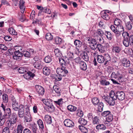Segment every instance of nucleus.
Instances as JSON below:
<instances>
[{
    "mask_svg": "<svg viewBox=\"0 0 133 133\" xmlns=\"http://www.w3.org/2000/svg\"><path fill=\"white\" fill-rule=\"evenodd\" d=\"M122 35L123 38L124 45L126 47H128L129 45L133 46V35H130L126 32H124Z\"/></svg>",
    "mask_w": 133,
    "mask_h": 133,
    "instance_id": "1",
    "label": "nucleus"
},
{
    "mask_svg": "<svg viewBox=\"0 0 133 133\" xmlns=\"http://www.w3.org/2000/svg\"><path fill=\"white\" fill-rule=\"evenodd\" d=\"M114 91L111 90L109 96L104 95L102 97L103 100L106 102L110 106H114L115 104L116 97L114 96Z\"/></svg>",
    "mask_w": 133,
    "mask_h": 133,
    "instance_id": "2",
    "label": "nucleus"
},
{
    "mask_svg": "<svg viewBox=\"0 0 133 133\" xmlns=\"http://www.w3.org/2000/svg\"><path fill=\"white\" fill-rule=\"evenodd\" d=\"M15 56H13V57L14 59L19 60L20 57L23 56L22 49L23 48L21 46H15Z\"/></svg>",
    "mask_w": 133,
    "mask_h": 133,
    "instance_id": "3",
    "label": "nucleus"
},
{
    "mask_svg": "<svg viewBox=\"0 0 133 133\" xmlns=\"http://www.w3.org/2000/svg\"><path fill=\"white\" fill-rule=\"evenodd\" d=\"M56 72L60 76L65 77L67 75L68 71L66 67H63L61 68H58L56 70Z\"/></svg>",
    "mask_w": 133,
    "mask_h": 133,
    "instance_id": "4",
    "label": "nucleus"
},
{
    "mask_svg": "<svg viewBox=\"0 0 133 133\" xmlns=\"http://www.w3.org/2000/svg\"><path fill=\"white\" fill-rule=\"evenodd\" d=\"M1 107L2 108L5 113V114L4 115V116H5V119L10 118L11 114L10 109L9 108H7L5 109V104H4V103L2 104Z\"/></svg>",
    "mask_w": 133,
    "mask_h": 133,
    "instance_id": "5",
    "label": "nucleus"
},
{
    "mask_svg": "<svg viewBox=\"0 0 133 133\" xmlns=\"http://www.w3.org/2000/svg\"><path fill=\"white\" fill-rule=\"evenodd\" d=\"M87 43L89 44V46L90 49L92 50L94 48L96 47L97 42L96 40L91 38H88L87 39Z\"/></svg>",
    "mask_w": 133,
    "mask_h": 133,
    "instance_id": "6",
    "label": "nucleus"
},
{
    "mask_svg": "<svg viewBox=\"0 0 133 133\" xmlns=\"http://www.w3.org/2000/svg\"><path fill=\"white\" fill-rule=\"evenodd\" d=\"M114 96L116 97V100L118 99L119 100H123L125 97V93L122 91H117L115 93L114 92Z\"/></svg>",
    "mask_w": 133,
    "mask_h": 133,
    "instance_id": "7",
    "label": "nucleus"
},
{
    "mask_svg": "<svg viewBox=\"0 0 133 133\" xmlns=\"http://www.w3.org/2000/svg\"><path fill=\"white\" fill-rule=\"evenodd\" d=\"M37 92L39 94V95L42 96L44 95V90L41 86L36 85L35 86Z\"/></svg>",
    "mask_w": 133,
    "mask_h": 133,
    "instance_id": "8",
    "label": "nucleus"
},
{
    "mask_svg": "<svg viewBox=\"0 0 133 133\" xmlns=\"http://www.w3.org/2000/svg\"><path fill=\"white\" fill-rule=\"evenodd\" d=\"M64 125L69 127H72L74 126V123L69 119H65L64 122Z\"/></svg>",
    "mask_w": 133,
    "mask_h": 133,
    "instance_id": "9",
    "label": "nucleus"
},
{
    "mask_svg": "<svg viewBox=\"0 0 133 133\" xmlns=\"http://www.w3.org/2000/svg\"><path fill=\"white\" fill-rule=\"evenodd\" d=\"M121 65L127 68L130 66V61L125 58H124L121 61Z\"/></svg>",
    "mask_w": 133,
    "mask_h": 133,
    "instance_id": "10",
    "label": "nucleus"
},
{
    "mask_svg": "<svg viewBox=\"0 0 133 133\" xmlns=\"http://www.w3.org/2000/svg\"><path fill=\"white\" fill-rule=\"evenodd\" d=\"M111 12L108 10H105L104 12L102 15L101 17L103 19L108 20L110 18Z\"/></svg>",
    "mask_w": 133,
    "mask_h": 133,
    "instance_id": "11",
    "label": "nucleus"
},
{
    "mask_svg": "<svg viewBox=\"0 0 133 133\" xmlns=\"http://www.w3.org/2000/svg\"><path fill=\"white\" fill-rule=\"evenodd\" d=\"M104 34V32L103 31L99 29H98L94 33L93 36L95 38H97L99 37V36L100 37L102 36Z\"/></svg>",
    "mask_w": 133,
    "mask_h": 133,
    "instance_id": "12",
    "label": "nucleus"
},
{
    "mask_svg": "<svg viewBox=\"0 0 133 133\" xmlns=\"http://www.w3.org/2000/svg\"><path fill=\"white\" fill-rule=\"evenodd\" d=\"M35 76V75L30 71L27 72V73L23 75V77L27 80L31 79Z\"/></svg>",
    "mask_w": 133,
    "mask_h": 133,
    "instance_id": "13",
    "label": "nucleus"
},
{
    "mask_svg": "<svg viewBox=\"0 0 133 133\" xmlns=\"http://www.w3.org/2000/svg\"><path fill=\"white\" fill-rule=\"evenodd\" d=\"M117 30V36H118L121 35V32L124 30V27L122 24L116 26Z\"/></svg>",
    "mask_w": 133,
    "mask_h": 133,
    "instance_id": "14",
    "label": "nucleus"
},
{
    "mask_svg": "<svg viewBox=\"0 0 133 133\" xmlns=\"http://www.w3.org/2000/svg\"><path fill=\"white\" fill-rule=\"evenodd\" d=\"M54 52L57 58L58 59L62 57L63 56L62 52L58 48L55 49Z\"/></svg>",
    "mask_w": 133,
    "mask_h": 133,
    "instance_id": "15",
    "label": "nucleus"
},
{
    "mask_svg": "<svg viewBox=\"0 0 133 133\" xmlns=\"http://www.w3.org/2000/svg\"><path fill=\"white\" fill-rule=\"evenodd\" d=\"M33 65L35 68L38 69H41L42 68V65L40 61H35Z\"/></svg>",
    "mask_w": 133,
    "mask_h": 133,
    "instance_id": "16",
    "label": "nucleus"
},
{
    "mask_svg": "<svg viewBox=\"0 0 133 133\" xmlns=\"http://www.w3.org/2000/svg\"><path fill=\"white\" fill-rule=\"evenodd\" d=\"M5 116H2V114L1 111L0 110V126H2L4 124L6 121Z\"/></svg>",
    "mask_w": 133,
    "mask_h": 133,
    "instance_id": "17",
    "label": "nucleus"
},
{
    "mask_svg": "<svg viewBox=\"0 0 133 133\" xmlns=\"http://www.w3.org/2000/svg\"><path fill=\"white\" fill-rule=\"evenodd\" d=\"M5 116H2V114L1 111L0 110V126H2L4 124L6 121Z\"/></svg>",
    "mask_w": 133,
    "mask_h": 133,
    "instance_id": "18",
    "label": "nucleus"
},
{
    "mask_svg": "<svg viewBox=\"0 0 133 133\" xmlns=\"http://www.w3.org/2000/svg\"><path fill=\"white\" fill-rule=\"evenodd\" d=\"M79 66L81 69L83 71H86L87 69V66L86 63L83 61L79 64Z\"/></svg>",
    "mask_w": 133,
    "mask_h": 133,
    "instance_id": "19",
    "label": "nucleus"
},
{
    "mask_svg": "<svg viewBox=\"0 0 133 133\" xmlns=\"http://www.w3.org/2000/svg\"><path fill=\"white\" fill-rule=\"evenodd\" d=\"M43 103L47 107L49 106L52 104L51 99H43L42 100Z\"/></svg>",
    "mask_w": 133,
    "mask_h": 133,
    "instance_id": "20",
    "label": "nucleus"
},
{
    "mask_svg": "<svg viewBox=\"0 0 133 133\" xmlns=\"http://www.w3.org/2000/svg\"><path fill=\"white\" fill-rule=\"evenodd\" d=\"M100 120L98 117L95 116L92 119V123L94 125H97L99 124Z\"/></svg>",
    "mask_w": 133,
    "mask_h": 133,
    "instance_id": "21",
    "label": "nucleus"
},
{
    "mask_svg": "<svg viewBox=\"0 0 133 133\" xmlns=\"http://www.w3.org/2000/svg\"><path fill=\"white\" fill-rule=\"evenodd\" d=\"M104 56L101 55H97V62L100 63H103L105 61Z\"/></svg>",
    "mask_w": 133,
    "mask_h": 133,
    "instance_id": "22",
    "label": "nucleus"
},
{
    "mask_svg": "<svg viewBox=\"0 0 133 133\" xmlns=\"http://www.w3.org/2000/svg\"><path fill=\"white\" fill-rule=\"evenodd\" d=\"M7 127L9 128V129L10 128L11 130H12L15 129L17 125L16 123H11L10 122L8 121L7 122Z\"/></svg>",
    "mask_w": 133,
    "mask_h": 133,
    "instance_id": "23",
    "label": "nucleus"
},
{
    "mask_svg": "<svg viewBox=\"0 0 133 133\" xmlns=\"http://www.w3.org/2000/svg\"><path fill=\"white\" fill-rule=\"evenodd\" d=\"M24 121L26 122H30L32 120V117L30 114L26 115L24 117Z\"/></svg>",
    "mask_w": 133,
    "mask_h": 133,
    "instance_id": "24",
    "label": "nucleus"
},
{
    "mask_svg": "<svg viewBox=\"0 0 133 133\" xmlns=\"http://www.w3.org/2000/svg\"><path fill=\"white\" fill-rule=\"evenodd\" d=\"M75 55V54H74L73 53L69 51L67 53V57L69 59L72 60L74 59Z\"/></svg>",
    "mask_w": 133,
    "mask_h": 133,
    "instance_id": "25",
    "label": "nucleus"
},
{
    "mask_svg": "<svg viewBox=\"0 0 133 133\" xmlns=\"http://www.w3.org/2000/svg\"><path fill=\"white\" fill-rule=\"evenodd\" d=\"M53 89L57 94V96H59L61 95V89L58 86L54 85L53 87Z\"/></svg>",
    "mask_w": 133,
    "mask_h": 133,
    "instance_id": "26",
    "label": "nucleus"
},
{
    "mask_svg": "<svg viewBox=\"0 0 133 133\" xmlns=\"http://www.w3.org/2000/svg\"><path fill=\"white\" fill-rule=\"evenodd\" d=\"M16 114L15 113H13L11 115L10 119L8 121L10 122L11 123H16L17 121V118L15 116Z\"/></svg>",
    "mask_w": 133,
    "mask_h": 133,
    "instance_id": "27",
    "label": "nucleus"
},
{
    "mask_svg": "<svg viewBox=\"0 0 133 133\" xmlns=\"http://www.w3.org/2000/svg\"><path fill=\"white\" fill-rule=\"evenodd\" d=\"M50 69L47 67H45L43 69V72L44 74L46 75H49L50 73Z\"/></svg>",
    "mask_w": 133,
    "mask_h": 133,
    "instance_id": "28",
    "label": "nucleus"
},
{
    "mask_svg": "<svg viewBox=\"0 0 133 133\" xmlns=\"http://www.w3.org/2000/svg\"><path fill=\"white\" fill-rule=\"evenodd\" d=\"M44 120L45 122L48 124H51L52 122L51 117L48 115H46L45 116Z\"/></svg>",
    "mask_w": 133,
    "mask_h": 133,
    "instance_id": "29",
    "label": "nucleus"
},
{
    "mask_svg": "<svg viewBox=\"0 0 133 133\" xmlns=\"http://www.w3.org/2000/svg\"><path fill=\"white\" fill-rule=\"evenodd\" d=\"M54 40L55 43L57 44H60L62 42L61 38L57 36L54 37Z\"/></svg>",
    "mask_w": 133,
    "mask_h": 133,
    "instance_id": "30",
    "label": "nucleus"
},
{
    "mask_svg": "<svg viewBox=\"0 0 133 133\" xmlns=\"http://www.w3.org/2000/svg\"><path fill=\"white\" fill-rule=\"evenodd\" d=\"M96 47H95V49L94 48L92 50H96L97 48H98V49L99 50V52H103V46L99 44H98L97 43L96 44Z\"/></svg>",
    "mask_w": 133,
    "mask_h": 133,
    "instance_id": "31",
    "label": "nucleus"
},
{
    "mask_svg": "<svg viewBox=\"0 0 133 133\" xmlns=\"http://www.w3.org/2000/svg\"><path fill=\"white\" fill-rule=\"evenodd\" d=\"M96 128L98 130H105L106 129V126L103 124H100L97 125Z\"/></svg>",
    "mask_w": 133,
    "mask_h": 133,
    "instance_id": "32",
    "label": "nucleus"
},
{
    "mask_svg": "<svg viewBox=\"0 0 133 133\" xmlns=\"http://www.w3.org/2000/svg\"><path fill=\"white\" fill-rule=\"evenodd\" d=\"M2 98L3 102L2 103H4L5 104V105H6V103L8 102V95L6 94H3L2 96Z\"/></svg>",
    "mask_w": 133,
    "mask_h": 133,
    "instance_id": "33",
    "label": "nucleus"
},
{
    "mask_svg": "<svg viewBox=\"0 0 133 133\" xmlns=\"http://www.w3.org/2000/svg\"><path fill=\"white\" fill-rule=\"evenodd\" d=\"M121 49L119 46H115L113 47L112 51L113 52L116 53H119L121 51Z\"/></svg>",
    "mask_w": 133,
    "mask_h": 133,
    "instance_id": "34",
    "label": "nucleus"
},
{
    "mask_svg": "<svg viewBox=\"0 0 133 133\" xmlns=\"http://www.w3.org/2000/svg\"><path fill=\"white\" fill-rule=\"evenodd\" d=\"M37 122L40 129L43 130L44 128V125L41 119H39Z\"/></svg>",
    "mask_w": 133,
    "mask_h": 133,
    "instance_id": "35",
    "label": "nucleus"
},
{
    "mask_svg": "<svg viewBox=\"0 0 133 133\" xmlns=\"http://www.w3.org/2000/svg\"><path fill=\"white\" fill-rule=\"evenodd\" d=\"M120 74L121 73L118 71H117L116 72H113L111 75V78H114L115 79L117 78L119 75H120Z\"/></svg>",
    "mask_w": 133,
    "mask_h": 133,
    "instance_id": "36",
    "label": "nucleus"
},
{
    "mask_svg": "<svg viewBox=\"0 0 133 133\" xmlns=\"http://www.w3.org/2000/svg\"><path fill=\"white\" fill-rule=\"evenodd\" d=\"M82 57L86 61H88L89 60V57L86 52H85L82 54Z\"/></svg>",
    "mask_w": 133,
    "mask_h": 133,
    "instance_id": "37",
    "label": "nucleus"
},
{
    "mask_svg": "<svg viewBox=\"0 0 133 133\" xmlns=\"http://www.w3.org/2000/svg\"><path fill=\"white\" fill-rule=\"evenodd\" d=\"M78 122L81 125H85L87 123V121L83 118H80L79 119Z\"/></svg>",
    "mask_w": 133,
    "mask_h": 133,
    "instance_id": "38",
    "label": "nucleus"
},
{
    "mask_svg": "<svg viewBox=\"0 0 133 133\" xmlns=\"http://www.w3.org/2000/svg\"><path fill=\"white\" fill-rule=\"evenodd\" d=\"M78 128L82 132L84 133H88V129L84 126L82 125H79Z\"/></svg>",
    "mask_w": 133,
    "mask_h": 133,
    "instance_id": "39",
    "label": "nucleus"
},
{
    "mask_svg": "<svg viewBox=\"0 0 133 133\" xmlns=\"http://www.w3.org/2000/svg\"><path fill=\"white\" fill-rule=\"evenodd\" d=\"M107 38L109 40H111L112 38V35L111 33L108 31H105V33Z\"/></svg>",
    "mask_w": 133,
    "mask_h": 133,
    "instance_id": "40",
    "label": "nucleus"
},
{
    "mask_svg": "<svg viewBox=\"0 0 133 133\" xmlns=\"http://www.w3.org/2000/svg\"><path fill=\"white\" fill-rule=\"evenodd\" d=\"M74 43L76 46L78 47H80L82 44V42L79 40H76L74 42Z\"/></svg>",
    "mask_w": 133,
    "mask_h": 133,
    "instance_id": "41",
    "label": "nucleus"
},
{
    "mask_svg": "<svg viewBox=\"0 0 133 133\" xmlns=\"http://www.w3.org/2000/svg\"><path fill=\"white\" fill-rule=\"evenodd\" d=\"M92 102L93 104L96 106L99 103V99L97 97H95L92 99Z\"/></svg>",
    "mask_w": 133,
    "mask_h": 133,
    "instance_id": "42",
    "label": "nucleus"
},
{
    "mask_svg": "<svg viewBox=\"0 0 133 133\" xmlns=\"http://www.w3.org/2000/svg\"><path fill=\"white\" fill-rule=\"evenodd\" d=\"M18 72L21 74H23L27 72V70L25 67H20L18 69Z\"/></svg>",
    "mask_w": 133,
    "mask_h": 133,
    "instance_id": "43",
    "label": "nucleus"
},
{
    "mask_svg": "<svg viewBox=\"0 0 133 133\" xmlns=\"http://www.w3.org/2000/svg\"><path fill=\"white\" fill-rule=\"evenodd\" d=\"M63 99L62 98L59 99L57 101H54V102L55 104L56 105H58L60 106L63 103Z\"/></svg>",
    "mask_w": 133,
    "mask_h": 133,
    "instance_id": "44",
    "label": "nucleus"
},
{
    "mask_svg": "<svg viewBox=\"0 0 133 133\" xmlns=\"http://www.w3.org/2000/svg\"><path fill=\"white\" fill-rule=\"evenodd\" d=\"M24 128L23 125L21 124H19L18 125L17 130L19 133H22Z\"/></svg>",
    "mask_w": 133,
    "mask_h": 133,
    "instance_id": "45",
    "label": "nucleus"
},
{
    "mask_svg": "<svg viewBox=\"0 0 133 133\" xmlns=\"http://www.w3.org/2000/svg\"><path fill=\"white\" fill-rule=\"evenodd\" d=\"M53 37V36L49 33H47L45 36V38L48 41L52 39Z\"/></svg>",
    "mask_w": 133,
    "mask_h": 133,
    "instance_id": "46",
    "label": "nucleus"
},
{
    "mask_svg": "<svg viewBox=\"0 0 133 133\" xmlns=\"http://www.w3.org/2000/svg\"><path fill=\"white\" fill-rule=\"evenodd\" d=\"M9 33L12 35H17V33L16 31L12 28H10L8 29Z\"/></svg>",
    "mask_w": 133,
    "mask_h": 133,
    "instance_id": "47",
    "label": "nucleus"
},
{
    "mask_svg": "<svg viewBox=\"0 0 133 133\" xmlns=\"http://www.w3.org/2000/svg\"><path fill=\"white\" fill-rule=\"evenodd\" d=\"M67 109L68 110L71 111L73 112L75 111L77 109V108L75 107L72 105H70L67 107Z\"/></svg>",
    "mask_w": 133,
    "mask_h": 133,
    "instance_id": "48",
    "label": "nucleus"
},
{
    "mask_svg": "<svg viewBox=\"0 0 133 133\" xmlns=\"http://www.w3.org/2000/svg\"><path fill=\"white\" fill-rule=\"evenodd\" d=\"M31 128L33 133H37V128L36 124H31Z\"/></svg>",
    "mask_w": 133,
    "mask_h": 133,
    "instance_id": "49",
    "label": "nucleus"
},
{
    "mask_svg": "<svg viewBox=\"0 0 133 133\" xmlns=\"http://www.w3.org/2000/svg\"><path fill=\"white\" fill-rule=\"evenodd\" d=\"M58 59L60 64L62 65V67H64V66H65L66 64L65 61L62 58V57Z\"/></svg>",
    "mask_w": 133,
    "mask_h": 133,
    "instance_id": "50",
    "label": "nucleus"
},
{
    "mask_svg": "<svg viewBox=\"0 0 133 133\" xmlns=\"http://www.w3.org/2000/svg\"><path fill=\"white\" fill-rule=\"evenodd\" d=\"M106 120L108 122H111L113 119V116L111 114V113L106 117Z\"/></svg>",
    "mask_w": 133,
    "mask_h": 133,
    "instance_id": "51",
    "label": "nucleus"
},
{
    "mask_svg": "<svg viewBox=\"0 0 133 133\" xmlns=\"http://www.w3.org/2000/svg\"><path fill=\"white\" fill-rule=\"evenodd\" d=\"M48 107V111L49 112H52L54 111L55 108L52 104Z\"/></svg>",
    "mask_w": 133,
    "mask_h": 133,
    "instance_id": "52",
    "label": "nucleus"
},
{
    "mask_svg": "<svg viewBox=\"0 0 133 133\" xmlns=\"http://www.w3.org/2000/svg\"><path fill=\"white\" fill-rule=\"evenodd\" d=\"M41 23V19L40 18H38L36 19L35 20H34L32 22V23L35 24L37 23L39 25H41L42 24Z\"/></svg>",
    "mask_w": 133,
    "mask_h": 133,
    "instance_id": "53",
    "label": "nucleus"
},
{
    "mask_svg": "<svg viewBox=\"0 0 133 133\" xmlns=\"http://www.w3.org/2000/svg\"><path fill=\"white\" fill-rule=\"evenodd\" d=\"M52 61V58L50 56H47L45 58L44 61L45 62L47 63H50Z\"/></svg>",
    "mask_w": 133,
    "mask_h": 133,
    "instance_id": "54",
    "label": "nucleus"
},
{
    "mask_svg": "<svg viewBox=\"0 0 133 133\" xmlns=\"http://www.w3.org/2000/svg\"><path fill=\"white\" fill-rule=\"evenodd\" d=\"M104 59H105V61L106 62H108L110 61L111 57L109 54H104Z\"/></svg>",
    "mask_w": 133,
    "mask_h": 133,
    "instance_id": "55",
    "label": "nucleus"
},
{
    "mask_svg": "<svg viewBox=\"0 0 133 133\" xmlns=\"http://www.w3.org/2000/svg\"><path fill=\"white\" fill-rule=\"evenodd\" d=\"M114 24L116 26H117L121 24H122V22L118 18L116 19L114 21Z\"/></svg>",
    "mask_w": 133,
    "mask_h": 133,
    "instance_id": "56",
    "label": "nucleus"
},
{
    "mask_svg": "<svg viewBox=\"0 0 133 133\" xmlns=\"http://www.w3.org/2000/svg\"><path fill=\"white\" fill-rule=\"evenodd\" d=\"M131 22H128L126 23V25L127 29L129 30H130L132 28Z\"/></svg>",
    "mask_w": 133,
    "mask_h": 133,
    "instance_id": "57",
    "label": "nucleus"
},
{
    "mask_svg": "<svg viewBox=\"0 0 133 133\" xmlns=\"http://www.w3.org/2000/svg\"><path fill=\"white\" fill-rule=\"evenodd\" d=\"M118 81H119V82L121 83L123 82L124 81V76L122 74H120V75H119V76L117 78Z\"/></svg>",
    "mask_w": 133,
    "mask_h": 133,
    "instance_id": "58",
    "label": "nucleus"
},
{
    "mask_svg": "<svg viewBox=\"0 0 133 133\" xmlns=\"http://www.w3.org/2000/svg\"><path fill=\"white\" fill-rule=\"evenodd\" d=\"M103 103L102 102L100 103H99L98 107V111L99 112H101L103 110Z\"/></svg>",
    "mask_w": 133,
    "mask_h": 133,
    "instance_id": "59",
    "label": "nucleus"
},
{
    "mask_svg": "<svg viewBox=\"0 0 133 133\" xmlns=\"http://www.w3.org/2000/svg\"><path fill=\"white\" fill-rule=\"evenodd\" d=\"M83 49L85 50L88 53H89L91 51V49L86 44H84L83 45Z\"/></svg>",
    "mask_w": 133,
    "mask_h": 133,
    "instance_id": "60",
    "label": "nucleus"
},
{
    "mask_svg": "<svg viewBox=\"0 0 133 133\" xmlns=\"http://www.w3.org/2000/svg\"><path fill=\"white\" fill-rule=\"evenodd\" d=\"M110 112L109 111H106L103 112L102 113V115L104 117H107L111 114Z\"/></svg>",
    "mask_w": 133,
    "mask_h": 133,
    "instance_id": "61",
    "label": "nucleus"
},
{
    "mask_svg": "<svg viewBox=\"0 0 133 133\" xmlns=\"http://www.w3.org/2000/svg\"><path fill=\"white\" fill-rule=\"evenodd\" d=\"M110 28L111 30L115 34V35L117 36V30L116 27H115L114 25H112L110 26Z\"/></svg>",
    "mask_w": 133,
    "mask_h": 133,
    "instance_id": "62",
    "label": "nucleus"
},
{
    "mask_svg": "<svg viewBox=\"0 0 133 133\" xmlns=\"http://www.w3.org/2000/svg\"><path fill=\"white\" fill-rule=\"evenodd\" d=\"M24 111H18V116L19 117L22 118L24 117Z\"/></svg>",
    "mask_w": 133,
    "mask_h": 133,
    "instance_id": "63",
    "label": "nucleus"
},
{
    "mask_svg": "<svg viewBox=\"0 0 133 133\" xmlns=\"http://www.w3.org/2000/svg\"><path fill=\"white\" fill-rule=\"evenodd\" d=\"M23 55L24 56L27 57H30L31 56L30 53L28 51H24L22 53Z\"/></svg>",
    "mask_w": 133,
    "mask_h": 133,
    "instance_id": "64",
    "label": "nucleus"
}]
</instances>
